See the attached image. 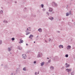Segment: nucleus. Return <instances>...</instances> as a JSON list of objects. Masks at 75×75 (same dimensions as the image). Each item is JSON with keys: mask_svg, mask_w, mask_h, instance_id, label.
<instances>
[{"mask_svg": "<svg viewBox=\"0 0 75 75\" xmlns=\"http://www.w3.org/2000/svg\"><path fill=\"white\" fill-rule=\"evenodd\" d=\"M52 6H55V7H57V6H58V5L54 2L52 3Z\"/></svg>", "mask_w": 75, "mask_h": 75, "instance_id": "obj_1", "label": "nucleus"}, {"mask_svg": "<svg viewBox=\"0 0 75 75\" xmlns=\"http://www.w3.org/2000/svg\"><path fill=\"white\" fill-rule=\"evenodd\" d=\"M42 55V53L39 52V54L38 55L37 57L38 58H39V57H41Z\"/></svg>", "mask_w": 75, "mask_h": 75, "instance_id": "obj_2", "label": "nucleus"}, {"mask_svg": "<svg viewBox=\"0 0 75 75\" xmlns=\"http://www.w3.org/2000/svg\"><path fill=\"white\" fill-rule=\"evenodd\" d=\"M26 57L27 56H26V55H25V54H23L22 55V58H24V59H25Z\"/></svg>", "mask_w": 75, "mask_h": 75, "instance_id": "obj_3", "label": "nucleus"}, {"mask_svg": "<svg viewBox=\"0 0 75 75\" xmlns=\"http://www.w3.org/2000/svg\"><path fill=\"white\" fill-rule=\"evenodd\" d=\"M66 71H67L68 72H71V70H72V69H66Z\"/></svg>", "mask_w": 75, "mask_h": 75, "instance_id": "obj_4", "label": "nucleus"}, {"mask_svg": "<svg viewBox=\"0 0 75 75\" xmlns=\"http://www.w3.org/2000/svg\"><path fill=\"white\" fill-rule=\"evenodd\" d=\"M71 48V46H68L67 47V50H70Z\"/></svg>", "mask_w": 75, "mask_h": 75, "instance_id": "obj_5", "label": "nucleus"}, {"mask_svg": "<svg viewBox=\"0 0 75 75\" xmlns=\"http://www.w3.org/2000/svg\"><path fill=\"white\" fill-rule=\"evenodd\" d=\"M59 47L60 49L63 48V45H60L59 46Z\"/></svg>", "mask_w": 75, "mask_h": 75, "instance_id": "obj_6", "label": "nucleus"}, {"mask_svg": "<svg viewBox=\"0 0 75 75\" xmlns=\"http://www.w3.org/2000/svg\"><path fill=\"white\" fill-rule=\"evenodd\" d=\"M32 37H33V36L32 35H30V36L29 37V38H30V39H32Z\"/></svg>", "mask_w": 75, "mask_h": 75, "instance_id": "obj_7", "label": "nucleus"}, {"mask_svg": "<svg viewBox=\"0 0 75 75\" xmlns=\"http://www.w3.org/2000/svg\"><path fill=\"white\" fill-rule=\"evenodd\" d=\"M49 11H52V8H51V7L49 8Z\"/></svg>", "mask_w": 75, "mask_h": 75, "instance_id": "obj_8", "label": "nucleus"}, {"mask_svg": "<svg viewBox=\"0 0 75 75\" xmlns=\"http://www.w3.org/2000/svg\"><path fill=\"white\" fill-rule=\"evenodd\" d=\"M38 31L39 32H42V29L41 28H39L38 29Z\"/></svg>", "mask_w": 75, "mask_h": 75, "instance_id": "obj_9", "label": "nucleus"}, {"mask_svg": "<svg viewBox=\"0 0 75 75\" xmlns=\"http://www.w3.org/2000/svg\"><path fill=\"white\" fill-rule=\"evenodd\" d=\"M23 40L21 39L20 42H19V43H20V44H21V43H23Z\"/></svg>", "mask_w": 75, "mask_h": 75, "instance_id": "obj_10", "label": "nucleus"}, {"mask_svg": "<svg viewBox=\"0 0 75 75\" xmlns=\"http://www.w3.org/2000/svg\"><path fill=\"white\" fill-rule=\"evenodd\" d=\"M11 48H12V47H11L10 48H8V50L9 51H11Z\"/></svg>", "mask_w": 75, "mask_h": 75, "instance_id": "obj_11", "label": "nucleus"}, {"mask_svg": "<svg viewBox=\"0 0 75 75\" xmlns=\"http://www.w3.org/2000/svg\"><path fill=\"white\" fill-rule=\"evenodd\" d=\"M44 64V62H42L41 64V66H43Z\"/></svg>", "mask_w": 75, "mask_h": 75, "instance_id": "obj_12", "label": "nucleus"}, {"mask_svg": "<svg viewBox=\"0 0 75 75\" xmlns=\"http://www.w3.org/2000/svg\"><path fill=\"white\" fill-rule=\"evenodd\" d=\"M54 67H52V66H51L50 68V69H54Z\"/></svg>", "mask_w": 75, "mask_h": 75, "instance_id": "obj_13", "label": "nucleus"}, {"mask_svg": "<svg viewBox=\"0 0 75 75\" xmlns=\"http://www.w3.org/2000/svg\"><path fill=\"white\" fill-rule=\"evenodd\" d=\"M4 23H7L8 22L7 21H6L5 20H4Z\"/></svg>", "mask_w": 75, "mask_h": 75, "instance_id": "obj_14", "label": "nucleus"}, {"mask_svg": "<svg viewBox=\"0 0 75 75\" xmlns=\"http://www.w3.org/2000/svg\"><path fill=\"white\" fill-rule=\"evenodd\" d=\"M66 16H68L69 15V14L68 13H66Z\"/></svg>", "mask_w": 75, "mask_h": 75, "instance_id": "obj_15", "label": "nucleus"}, {"mask_svg": "<svg viewBox=\"0 0 75 75\" xmlns=\"http://www.w3.org/2000/svg\"><path fill=\"white\" fill-rule=\"evenodd\" d=\"M23 71H26V67H24L23 68Z\"/></svg>", "mask_w": 75, "mask_h": 75, "instance_id": "obj_16", "label": "nucleus"}, {"mask_svg": "<svg viewBox=\"0 0 75 75\" xmlns=\"http://www.w3.org/2000/svg\"><path fill=\"white\" fill-rule=\"evenodd\" d=\"M30 34V32H28L26 33V35H28V34Z\"/></svg>", "mask_w": 75, "mask_h": 75, "instance_id": "obj_17", "label": "nucleus"}, {"mask_svg": "<svg viewBox=\"0 0 75 75\" xmlns=\"http://www.w3.org/2000/svg\"><path fill=\"white\" fill-rule=\"evenodd\" d=\"M50 19V20H52L54 19V18L53 17L51 18Z\"/></svg>", "mask_w": 75, "mask_h": 75, "instance_id": "obj_18", "label": "nucleus"}, {"mask_svg": "<svg viewBox=\"0 0 75 75\" xmlns=\"http://www.w3.org/2000/svg\"><path fill=\"white\" fill-rule=\"evenodd\" d=\"M65 57H66V58H67V57H68V54H67L65 55Z\"/></svg>", "mask_w": 75, "mask_h": 75, "instance_id": "obj_19", "label": "nucleus"}, {"mask_svg": "<svg viewBox=\"0 0 75 75\" xmlns=\"http://www.w3.org/2000/svg\"><path fill=\"white\" fill-rule=\"evenodd\" d=\"M69 65L68 64L66 66V68H68V67H69Z\"/></svg>", "mask_w": 75, "mask_h": 75, "instance_id": "obj_20", "label": "nucleus"}, {"mask_svg": "<svg viewBox=\"0 0 75 75\" xmlns=\"http://www.w3.org/2000/svg\"><path fill=\"white\" fill-rule=\"evenodd\" d=\"M14 40H15V39H14V38H12V41H14Z\"/></svg>", "mask_w": 75, "mask_h": 75, "instance_id": "obj_21", "label": "nucleus"}, {"mask_svg": "<svg viewBox=\"0 0 75 75\" xmlns=\"http://www.w3.org/2000/svg\"><path fill=\"white\" fill-rule=\"evenodd\" d=\"M41 6H42V8H43V7H44V5H43V4H42L41 5Z\"/></svg>", "mask_w": 75, "mask_h": 75, "instance_id": "obj_22", "label": "nucleus"}, {"mask_svg": "<svg viewBox=\"0 0 75 75\" xmlns=\"http://www.w3.org/2000/svg\"><path fill=\"white\" fill-rule=\"evenodd\" d=\"M0 13H1V14H3V11H0Z\"/></svg>", "mask_w": 75, "mask_h": 75, "instance_id": "obj_23", "label": "nucleus"}, {"mask_svg": "<svg viewBox=\"0 0 75 75\" xmlns=\"http://www.w3.org/2000/svg\"><path fill=\"white\" fill-rule=\"evenodd\" d=\"M69 14H71V11H69Z\"/></svg>", "mask_w": 75, "mask_h": 75, "instance_id": "obj_24", "label": "nucleus"}, {"mask_svg": "<svg viewBox=\"0 0 75 75\" xmlns=\"http://www.w3.org/2000/svg\"><path fill=\"white\" fill-rule=\"evenodd\" d=\"M19 50H21L22 49V48H21V47H19Z\"/></svg>", "mask_w": 75, "mask_h": 75, "instance_id": "obj_25", "label": "nucleus"}, {"mask_svg": "<svg viewBox=\"0 0 75 75\" xmlns=\"http://www.w3.org/2000/svg\"><path fill=\"white\" fill-rule=\"evenodd\" d=\"M2 42V41L1 40L0 41V44H1V43Z\"/></svg>", "mask_w": 75, "mask_h": 75, "instance_id": "obj_26", "label": "nucleus"}, {"mask_svg": "<svg viewBox=\"0 0 75 75\" xmlns=\"http://www.w3.org/2000/svg\"><path fill=\"white\" fill-rule=\"evenodd\" d=\"M47 14L48 16H49V13L47 12Z\"/></svg>", "mask_w": 75, "mask_h": 75, "instance_id": "obj_27", "label": "nucleus"}, {"mask_svg": "<svg viewBox=\"0 0 75 75\" xmlns=\"http://www.w3.org/2000/svg\"><path fill=\"white\" fill-rule=\"evenodd\" d=\"M51 39L50 38L49 39V41H51Z\"/></svg>", "mask_w": 75, "mask_h": 75, "instance_id": "obj_28", "label": "nucleus"}, {"mask_svg": "<svg viewBox=\"0 0 75 75\" xmlns=\"http://www.w3.org/2000/svg\"><path fill=\"white\" fill-rule=\"evenodd\" d=\"M34 64H36V61H34Z\"/></svg>", "mask_w": 75, "mask_h": 75, "instance_id": "obj_29", "label": "nucleus"}, {"mask_svg": "<svg viewBox=\"0 0 75 75\" xmlns=\"http://www.w3.org/2000/svg\"><path fill=\"white\" fill-rule=\"evenodd\" d=\"M48 62H51V60H49Z\"/></svg>", "mask_w": 75, "mask_h": 75, "instance_id": "obj_30", "label": "nucleus"}, {"mask_svg": "<svg viewBox=\"0 0 75 75\" xmlns=\"http://www.w3.org/2000/svg\"><path fill=\"white\" fill-rule=\"evenodd\" d=\"M45 42H47V41L46 40H45Z\"/></svg>", "mask_w": 75, "mask_h": 75, "instance_id": "obj_31", "label": "nucleus"}, {"mask_svg": "<svg viewBox=\"0 0 75 75\" xmlns=\"http://www.w3.org/2000/svg\"><path fill=\"white\" fill-rule=\"evenodd\" d=\"M35 75H37V72H35Z\"/></svg>", "mask_w": 75, "mask_h": 75, "instance_id": "obj_32", "label": "nucleus"}, {"mask_svg": "<svg viewBox=\"0 0 75 75\" xmlns=\"http://www.w3.org/2000/svg\"><path fill=\"white\" fill-rule=\"evenodd\" d=\"M67 64H68V63H66L65 64L66 65H67Z\"/></svg>", "mask_w": 75, "mask_h": 75, "instance_id": "obj_33", "label": "nucleus"}, {"mask_svg": "<svg viewBox=\"0 0 75 75\" xmlns=\"http://www.w3.org/2000/svg\"><path fill=\"white\" fill-rule=\"evenodd\" d=\"M26 45H27V46L28 45V44H26Z\"/></svg>", "mask_w": 75, "mask_h": 75, "instance_id": "obj_34", "label": "nucleus"}, {"mask_svg": "<svg viewBox=\"0 0 75 75\" xmlns=\"http://www.w3.org/2000/svg\"><path fill=\"white\" fill-rule=\"evenodd\" d=\"M27 30H28V28H27Z\"/></svg>", "mask_w": 75, "mask_h": 75, "instance_id": "obj_35", "label": "nucleus"}, {"mask_svg": "<svg viewBox=\"0 0 75 75\" xmlns=\"http://www.w3.org/2000/svg\"><path fill=\"white\" fill-rule=\"evenodd\" d=\"M15 3H17V2L16 1H15Z\"/></svg>", "mask_w": 75, "mask_h": 75, "instance_id": "obj_36", "label": "nucleus"}, {"mask_svg": "<svg viewBox=\"0 0 75 75\" xmlns=\"http://www.w3.org/2000/svg\"><path fill=\"white\" fill-rule=\"evenodd\" d=\"M34 42V43H35V42Z\"/></svg>", "mask_w": 75, "mask_h": 75, "instance_id": "obj_37", "label": "nucleus"}, {"mask_svg": "<svg viewBox=\"0 0 75 75\" xmlns=\"http://www.w3.org/2000/svg\"><path fill=\"white\" fill-rule=\"evenodd\" d=\"M47 59H49V58H47Z\"/></svg>", "mask_w": 75, "mask_h": 75, "instance_id": "obj_38", "label": "nucleus"}, {"mask_svg": "<svg viewBox=\"0 0 75 75\" xmlns=\"http://www.w3.org/2000/svg\"><path fill=\"white\" fill-rule=\"evenodd\" d=\"M74 24H75V22L74 23Z\"/></svg>", "mask_w": 75, "mask_h": 75, "instance_id": "obj_39", "label": "nucleus"}, {"mask_svg": "<svg viewBox=\"0 0 75 75\" xmlns=\"http://www.w3.org/2000/svg\"><path fill=\"white\" fill-rule=\"evenodd\" d=\"M25 8V9H26V8Z\"/></svg>", "mask_w": 75, "mask_h": 75, "instance_id": "obj_40", "label": "nucleus"}, {"mask_svg": "<svg viewBox=\"0 0 75 75\" xmlns=\"http://www.w3.org/2000/svg\"><path fill=\"white\" fill-rule=\"evenodd\" d=\"M58 33H59V31L58 32Z\"/></svg>", "mask_w": 75, "mask_h": 75, "instance_id": "obj_41", "label": "nucleus"}, {"mask_svg": "<svg viewBox=\"0 0 75 75\" xmlns=\"http://www.w3.org/2000/svg\"><path fill=\"white\" fill-rule=\"evenodd\" d=\"M39 74V72L38 73V74Z\"/></svg>", "mask_w": 75, "mask_h": 75, "instance_id": "obj_42", "label": "nucleus"}, {"mask_svg": "<svg viewBox=\"0 0 75 75\" xmlns=\"http://www.w3.org/2000/svg\"><path fill=\"white\" fill-rule=\"evenodd\" d=\"M30 30V31H31V30Z\"/></svg>", "mask_w": 75, "mask_h": 75, "instance_id": "obj_43", "label": "nucleus"}, {"mask_svg": "<svg viewBox=\"0 0 75 75\" xmlns=\"http://www.w3.org/2000/svg\"><path fill=\"white\" fill-rule=\"evenodd\" d=\"M29 28H30V27Z\"/></svg>", "mask_w": 75, "mask_h": 75, "instance_id": "obj_44", "label": "nucleus"}]
</instances>
